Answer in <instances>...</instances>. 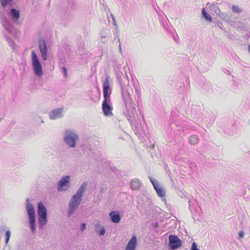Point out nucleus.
Returning <instances> with one entry per match:
<instances>
[{"label": "nucleus", "instance_id": "1", "mask_svg": "<svg viewBox=\"0 0 250 250\" xmlns=\"http://www.w3.org/2000/svg\"><path fill=\"white\" fill-rule=\"evenodd\" d=\"M118 79L121 85L122 98L125 106L123 113L131 123L135 120L137 115L135 107L132 102L131 94L128 92L129 79L127 76H124L123 79L118 77Z\"/></svg>", "mask_w": 250, "mask_h": 250}, {"label": "nucleus", "instance_id": "2", "mask_svg": "<svg viewBox=\"0 0 250 250\" xmlns=\"http://www.w3.org/2000/svg\"><path fill=\"white\" fill-rule=\"evenodd\" d=\"M25 205L28 216L29 225L31 228V232L33 234H35L36 231L35 224V210L34 208L33 205L29 202V198H27L26 199Z\"/></svg>", "mask_w": 250, "mask_h": 250}, {"label": "nucleus", "instance_id": "3", "mask_svg": "<svg viewBox=\"0 0 250 250\" xmlns=\"http://www.w3.org/2000/svg\"><path fill=\"white\" fill-rule=\"evenodd\" d=\"M37 213L39 229H42L47 223L48 219L47 209L42 202H40L38 204Z\"/></svg>", "mask_w": 250, "mask_h": 250}, {"label": "nucleus", "instance_id": "4", "mask_svg": "<svg viewBox=\"0 0 250 250\" xmlns=\"http://www.w3.org/2000/svg\"><path fill=\"white\" fill-rule=\"evenodd\" d=\"M79 139L78 134L74 130L68 129L64 132L63 141L69 147H75Z\"/></svg>", "mask_w": 250, "mask_h": 250}, {"label": "nucleus", "instance_id": "5", "mask_svg": "<svg viewBox=\"0 0 250 250\" xmlns=\"http://www.w3.org/2000/svg\"><path fill=\"white\" fill-rule=\"evenodd\" d=\"M109 76L107 75L106 78L103 81V95L104 101L103 104H111L110 99V95L111 94V89L110 87L109 83Z\"/></svg>", "mask_w": 250, "mask_h": 250}, {"label": "nucleus", "instance_id": "6", "mask_svg": "<svg viewBox=\"0 0 250 250\" xmlns=\"http://www.w3.org/2000/svg\"><path fill=\"white\" fill-rule=\"evenodd\" d=\"M31 56L34 72L37 76H41L43 73L42 66L35 51H32Z\"/></svg>", "mask_w": 250, "mask_h": 250}, {"label": "nucleus", "instance_id": "7", "mask_svg": "<svg viewBox=\"0 0 250 250\" xmlns=\"http://www.w3.org/2000/svg\"><path fill=\"white\" fill-rule=\"evenodd\" d=\"M82 200V199L74 195L72 197L68 205L67 214L69 217H71L78 208Z\"/></svg>", "mask_w": 250, "mask_h": 250}, {"label": "nucleus", "instance_id": "8", "mask_svg": "<svg viewBox=\"0 0 250 250\" xmlns=\"http://www.w3.org/2000/svg\"><path fill=\"white\" fill-rule=\"evenodd\" d=\"M70 177L69 176H65L62 177L57 185V190L58 191L62 192L67 190L70 188L69 183L70 182Z\"/></svg>", "mask_w": 250, "mask_h": 250}, {"label": "nucleus", "instance_id": "9", "mask_svg": "<svg viewBox=\"0 0 250 250\" xmlns=\"http://www.w3.org/2000/svg\"><path fill=\"white\" fill-rule=\"evenodd\" d=\"M168 240L169 246L171 250L177 249L182 246V241L176 235H170Z\"/></svg>", "mask_w": 250, "mask_h": 250}, {"label": "nucleus", "instance_id": "10", "mask_svg": "<svg viewBox=\"0 0 250 250\" xmlns=\"http://www.w3.org/2000/svg\"><path fill=\"white\" fill-rule=\"evenodd\" d=\"M38 44L39 48L41 53L42 59L43 60H46L47 59L48 49L44 39L40 38L39 40Z\"/></svg>", "mask_w": 250, "mask_h": 250}, {"label": "nucleus", "instance_id": "11", "mask_svg": "<svg viewBox=\"0 0 250 250\" xmlns=\"http://www.w3.org/2000/svg\"><path fill=\"white\" fill-rule=\"evenodd\" d=\"M63 109L62 108L55 109L50 112L49 118L51 120L62 118L63 116Z\"/></svg>", "mask_w": 250, "mask_h": 250}, {"label": "nucleus", "instance_id": "12", "mask_svg": "<svg viewBox=\"0 0 250 250\" xmlns=\"http://www.w3.org/2000/svg\"><path fill=\"white\" fill-rule=\"evenodd\" d=\"M88 183L87 182H84L82 183L80 187L78 188L77 192L74 196H76L77 197L83 199V197L84 195V194L85 191V189L87 187Z\"/></svg>", "mask_w": 250, "mask_h": 250}, {"label": "nucleus", "instance_id": "13", "mask_svg": "<svg viewBox=\"0 0 250 250\" xmlns=\"http://www.w3.org/2000/svg\"><path fill=\"white\" fill-rule=\"evenodd\" d=\"M111 104H102V109L105 116H111L113 115L112 112V107Z\"/></svg>", "mask_w": 250, "mask_h": 250}, {"label": "nucleus", "instance_id": "14", "mask_svg": "<svg viewBox=\"0 0 250 250\" xmlns=\"http://www.w3.org/2000/svg\"><path fill=\"white\" fill-rule=\"evenodd\" d=\"M137 242L136 237L135 236H132L128 242L125 250H135Z\"/></svg>", "mask_w": 250, "mask_h": 250}, {"label": "nucleus", "instance_id": "15", "mask_svg": "<svg viewBox=\"0 0 250 250\" xmlns=\"http://www.w3.org/2000/svg\"><path fill=\"white\" fill-rule=\"evenodd\" d=\"M216 8L218 11H215V12L218 17L223 21L226 22H229L230 18V16L227 13L222 12L218 7Z\"/></svg>", "mask_w": 250, "mask_h": 250}, {"label": "nucleus", "instance_id": "16", "mask_svg": "<svg viewBox=\"0 0 250 250\" xmlns=\"http://www.w3.org/2000/svg\"><path fill=\"white\" fill-rule=\"evenodd\" d=\"M2 23L3 24L5 29L9 32H10L12 29L13 26L11 21L8 20L5 16H3Z\"/></svg>", "mask_w": 250, "mask_h": 250}, {"label": "nucleus", "instance_id": "17", "mask_svg": "<svg viewBox=\"0 0 250 250\" xmlns=\"http://www.w3.org/2000/svg\"><path fill=\"white\" fill-rule=\"evenodd\" d=\"M109 215L110 217L112 222L114 223H119L120 222L121 217L118 212L112 211L109 213Z\"/></svg>", "mask_w": 250, "mask_h": 250}, {"label": "nucleus", "instance_id": "18", "mask_svg": "<svg viewBox=\"0 0 250 250\" xmlns=\"http://www.w3.org/2000/svg\"><path fill=\"white\" fill-rule=\"evenodd\" d=\"M11 16L12 20L14 21H18L20 18V12L14 8L10 10Z\"/></svg>", "mask_w": 250, "mask_h": 250}, {"label": "nucleus", "instance_id": "19", "mask_svg": "<svg viewBox=\"0 0 250 250\" xmlns=\"http://www.w3.org/2000/svg\"><path fill=\"white\" fill-rule=\"evenodd\" d=\"M188 140L189 143L192 145H195L197 144L199 141V139L198 136L195 135L190 136L189 137Z\"/></svg>", "mask_w": 250, "mask_h": 250}, {"label": "nucleus", "instance_id": "20", "mask_svg": "<svg viewBox=\"0 0 250 250\" xmlns=\"http://www.w3.org/2000/svg\"><path fill=\"white\" fill-rule=\"evenodd\" d=\"M202 16L204 18L208 21H212V18L210 15L207 13L205 10V8H203L202 10Z\"/></svg>", "mask_w": 250, "mask_h": 250}, {"label": "nucleus", "instance_id": "21", "mask_svg": "<svg viewBox=\"0 0 250 250\" xmlns=\"http://www.w3.org/2000/svg\"><path fill=\"white\" fill-rule=\"evenodd\" d=\"M140 186V184L139 181L132 180L130 182V187L132 189H137L139 188Z\"/></svg>", "mask_w": 250, "mask_h": 250}, {"label": "nucleus", "instance_id": "22", "mask_svg": "<svg viewBox=\"0 0 250 250\" xmlns=\"http://www.w3.org/2000/svg\"><path fill=\"white\" fill-rule=\"evenodd\" d=\"M5 39L9 43V44L11 46V47L13 49H15V43H14V41L12 40V39L8 37L5 36Z\"/></svg>", "mask_w": 250, "mask_h": 250}, {"label": "nucleus", "instance_id": "23", "mask_svg": "<svg viewBox=\"0 0 250 250\" xmlns=\"http://www.w3.org/2000/svg\"><path fill=\"white\" fill-rule=\"evenodd\" d=\"M155 190L159 197H164L165 196V192L161 187L156 188Z\"/></svg>", "mask_w": 250, "mask_h": 250}, {"label": "nucleus", "instance_id": "24", "mask_svg": "<svg viewBox=\"0 0 250 250\" xmlns=\"http://www.w3.org/2000/svg\"><path fill=\"white\" fill-rule=\"evenodd\" d=\"M232 10L233 12L239 14L242 11V9L238 7L237 5H232Z\"/></svg>", "mask_w": 250, "mask_h": 250}, {"label": "nucleus", "instance_id": "25", "mask_svg": "<svg viewBox=\"0 0 250 250\" xmlns=\"http://www.w3.org/2000/svg\"><path fill=\"white\" fill-rule=\"evenodd\" d=\"M11 236V232L10 230H7L5 233V244H7L10 239Z\"/></svg>", "mask_w": 250, "mask_h": 250}, {"label": "nucleus", "instance_id": "26", "mask_svg": "<svg viewBox=\"0 0 250 250\" xmlns=\"http://www.w3.org/2000/svg\"><path fill=\"white\" fill-rule=\"evenodd\" d=\"M68 5L72 8H74L76 6V2L75 0H69Z\"/></svg>", "mask_w": 250, "mask_h": 250}, {"label": "nucleus", "instance_id": "27", "mask_svg": "<svg viewBox=\"0 0 250 250\" xmlns=\"http://www.w3.org/2000/svg\"><path fill=\"white\" fill-rule=\"evenodd\" d=\"M1 5L4 8L9 1H11L12 0H0Z\"/></svg>", "mask_w": 250, "mask_h": 250}, {"label": "nucleus", "instance_id": "28", "mask_svg": "<svg viewBox=\"0 0 250 250\" xmlns=\"http://www.w3.org/2000/svg\"><path fill=\"white\" fill-rule=\"evenodd\" d=\"M95 231L98 232V229H101V227H103L102 226L99 222V221H97L95 224Z\"/></svg>", "mask_w": 250, "mask_h": 250}, {"label": "nucleus", "instance_id": "29", "mask_svg": "<svg viewBox=\"0 0 250 250\" xmlns=\"http://www.w3.org/2000/svg\"><path fill=\"white\" fill-rule=\"evenodd\" d=\"M98 232L99 235L101 236L104 235L105 231L104 227H101V229H99V230H98Z\"/></svg>", "mask_w": 250, "mask_h": 250}, {"label": "nucleus", "instance_id": "30", "mask_svg": "<svg viewBox=\"0 0 250 250\" xmlns=\"http://www.w3.org/2000/svg\"><path fill=\"white\" fill-rule=\"evenodd\" d=\"M190 250H200L197 248V244L195 242H193L192 244Z\"/></svg>", "mask_w": 250, "mask_h": 250}, {"label": "nucleus", "instance_id": "31", "mask_svg": "<svg viewBox=\"0 0 250 250\" xmlns=\"http://www.w3.org/2000/svg\"><path fill=\"white\" fill-rule=\"evenodd\" d=\"M86 229V225L85 223H82L80 226V229L82 231H84Z\"/></svg>", "mask_w": 250, "mask_h": 250}, {"label": "nucleus", "instance_id": "32", "mask_svg": "<svg viewBox=\"0 0 250 250\" xmlns=\"http://www.w3.org/2000/svg\"><path fill=\"white\" fill-rule=\"evenodd\" d=\"M62 72L65 77H67V69L65 67H62Z\"/></svg>", "mask_w": 250, "mask_h": 250}, {"label": "nucleus", "instance_id": "33", "mask_svg": "<svg viewBox=\"0 0 250 250\" xmlns=\"http://www.w3.org/2000/svg\"><path fill=\"white\" fill-rule=\"evenodd\" d=\"M151 183H152V185H154L157 182V181L155 179H154L153 178H152L150 176H149L148 177Z\"/></svg>", "mask_w": 250, "mask_h": 250}, {"label": "nucleus", "instance_id": "34", "mask_svg": "<svg viewBox=\"0 0 250 250\" xmlns=\"http://www.w3.org/2000/svg\"><path fill=\"white\" fill-rule=\"evenodd\" d=\"M237 26L238 27H240L241 29L244 28V24L243 22L240 21L237 22Z\"/></svg>", "mask_w": 250, "mask_h": 250}, {"label": "nucleus", "instance_id": "35", "mask_svg": "<svg viewBox=\"0 0 250 250\" xmlns=\"http://www.w3.org/2000/svg\"><path fill=\"white\" fill-rule=\"evenodd\" d=\"M111 17H112V19H113V24L117 26V22H116V20L115 19L114 16L113 15H111Z\"/></svg>", "mask_w": 250, "mask_h": 250}, {"label": "nucleus", "instance_id": "36", "mask_svg": "<svg viewBox=\"0 0 250 250\" xmlns=\"http://www.w3.org/2000/svg\"><path fill=\"white\" fill-rule=\"evenodd\" d=\"M153 187L155 189V190L156 189V188H160L159 187V183H158V182L157 183H156L155 184L153 185Z\"/></svg>", "mask_w": 250, "mask_h": 250}, {"label": "nucleus", "instance_id": "37", "mask_svg": "<svg viewBox=\"0 0 250 250\" xmlns=\"http://www.w3.org/2000/svg\"><path fill=\"white\" fill-rule=\"evenodd\" d=\"M244 233L243 231H240L239 232V237L242 238L244 237Z\"/></svg>", "mask_w": 250, "mask_h": 250}, {"label": "nucleus", "instance_id": "38", "mask_svg": "<svg viewBox=\"0 0 250 250\" xmlns=\"http://www.w3.org/2000/svg\"><path fill=\"white\" fill-rule=\"evenodd\" d=\"M218 27L220 28V29L223 30V24L221 22H218L217 24Z\"/></svg>", "mask_w": 250, "mask_h": 250}, {"label": "nucleus", "instance_id": "39", "mask_svg": "<svg viewBox=\"0 0 250 250\" xmlns=\"http://www.w3.org/2000/svg\"><path fill=\"white\" fill-rule=\"evenodd\" d=\"M223 71L225 74L227 75H230V72L228 70L224 68Z\"/></svg>", "mask_w": 250, "mask_h": 250}, {"label": "nucleus", "instance_id": "40", "mask_svg": "<svg viewBox=\"0 0 250 250\" xmlns=\"http://www.w3.org/2000/svg\"><path fill=\"white\" fill-rule=\"evenodd\" d=\"M119 50H120V53H122V48H121V44H120L119 45Z\"/></svg>", "mask_w": 250, "mask_h": 250}, {"label": "nucleus", "instance_id": "41", "mask_svg": "<svg viewBox=\"0 0 250 250\" xmlns=\"http://www.w3.org/2000/svg\"><path fill=\"white\" fill-rule=\"evenodd\" d=\"M158 224L157 223H156L155 224V227H158Z\"/></svg>", "mask_w": 250, "mask_h": 250}, {"label": "nucleus", "instance_id": "42", "mask_svg": "<svg viewBox=\"0 0 250 250\" xmlns=\"http://www.w3.org/2000/svg\"><path fill=\"white\" fill-rule=\"evenodd\" d=\"M190 202H190V201H188V204H189V206H190V205H191Z\"/></svg>", "mask_w": 250, "mask_h": 250}, {"label": "nucleus", "instance_id": "43", "mask_svg": "<svg viewBox=\"0 0 250 250\" xmlns=\"http://www.w3.org/2000/svg\"><path fill=\"white\" fill-rule=\"evenodd\" d=\"M249 51L250 52V45H249Z\"/></svg>", "mask_w": 250, "mask_h": 250}, {"label": "nucleus", "instance_id": "44", "mask_svg": "<svg viewBox=\"0 0 250 250\" xmlns=\"http://www.w3.org/2000/svg\"><path fill=\"white\" fill-rule=\"evenodd\" d=\"M118 41L119 42H120V39H118Z\"/></svg>", "mask_w": 250, "mask_h": 250}, {"label": "nucleus", "instance_id": "45", "mask_svg": "<svg viewBox=\"0 0 250 250\" xmlns=\"http://www.w3.org/2000/svg\"><path fill=\"white\" fill-rule=\"evenodd\" d=\"M174 40L176 42H177L176 39L174 38Z\"/></svg>", "mask_w": 250, "mask_h": 250}]
</instances>
